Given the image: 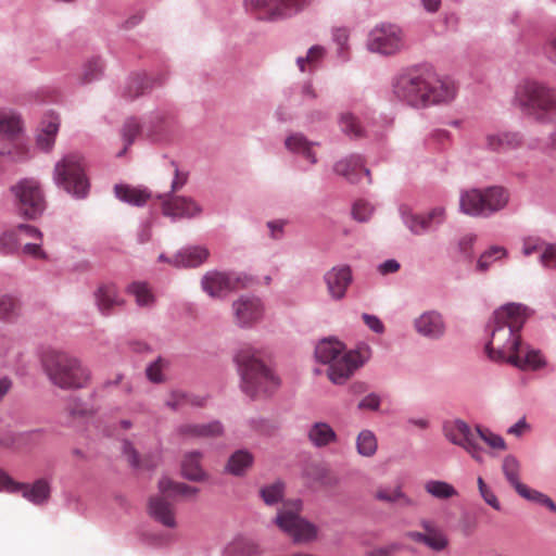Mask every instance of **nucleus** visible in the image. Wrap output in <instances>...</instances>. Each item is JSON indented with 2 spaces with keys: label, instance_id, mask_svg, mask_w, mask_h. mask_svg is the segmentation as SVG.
<instances>
[{
  "label": "nucleus",
  "instance_id": "nucleus-43",
  "mask_svg": "<svg viewBox=\"0 0 556 556\" xmlns=\"http://www.w3.org/2000/svg\"><path fill=\"white\" fill-rule=\"evenodd\" d=\"M286 484L278 479L273 483L266 484L260 489V496L267 506H274L283 501Z\"/></svg>",
  "mask_w": 556,
  "mask_h": 556
},
{
  "label": "nucleus",
  "instance_id": "nucleus-42",
  "mask_svg": "<svg viewBox=\"0 0 556 556\" xmlns=\"http://www.w3.org/2000/svg\"><path fill=\"white\" fill-rule=\"evenodd\" d=\"M168 129L169 121L160 112L153 113L146 125L147 136L151 141H161Z\"/></svg>",
  "mask_w": 556,
  "mask_h": 556
},
{
  "label": "nucleus",
  "instance_id": "nucleus-30",
  "mask_svg": "<svg viewBox=\"0 0 556 556\" xmlns=\"http://www.w3.org/2000/svg\"><path fill=\"white\" fill-rule=\"evenodd\" d=\"M374 498L399 509L416 505L415 501L403 492L401 485H381L375 491Z\"/></svg>",
  "mask_w": 556,
  "mask_h": 556
},
{
  "label": "nucleus",
  "instance_id": "nucleus-13",
  "mask_svg": "<svg viewBox=\"0 0 556 556\" xmlns=\"http://www.w3.org/2000/svg\"><path fill=\"white\" fill-rule=\"evenodd\" d=\"M397 211L402 223L413 236L434 232L446 219L443 206H435L426 214H417L407 204H400Z\"/></svg>",
  "mask_w": 556,
  "mask_h": 556
},
{
  "label": "nucleus",
  "instance_id": "nucleus-28",
  "mask_svg": "<svg viewBox=\"0 0 556 556\" xmlns=\"http://www.w3.org/2000/svg\"><path fill=\"white\" fill-rule=\"evenodd\" d=\"M168 495L152 496L149 501V515L157 522L167 528L177 526L173 505L166 500Z\"/></svg>",
  "mask_w": 556,
  "mask_h": 556
},
{
  "label": "nucleus",
  "instance_id": "nucleus-32",
  "mask_svg": "<svg viewBox=\"0 0 556 556\" xmlns=\"http://www.w3.org/2000/svg\"><path fill=\"white\" fill-rule=\"evenodd\" d=\"M23 486L20 489L22 496L34 505L46 504L51 495L50 481L46 478L35 480L33 484L18 482Z\"/></svg>",
  "mask_w": 556,
  "mask_h": 556
},
{
  "label": "nucleus",
  "instance_id": "nucleus-35",
  "mask_svg": "<svg viewBox=\"0 0 556 556\" xmlns=\"http://www.w3.org/2000/svg\"><path fill=\"white\" fill-rule=\"evenodd\" d=\"M59 127L60 119L54 114H49L42 119L36 137V144L41 151L48 152L53 148Z\"/></svg>",
  "mask_w": 556,
  "mask_h": 556
},
{
  "label": "nucleus",
  "instance_id": "nucleus-10",
  "mask_svg": "<svg viewBox=\"0 0 556 556\" xmlns=\"http://www.w3.org/2000/svg\"><path fill=\"white\" fill-rule=\"evenodd\" d=\"M18 216L25 219L39 218L47 206L40 184L34 178H24L10 188Z\"/></svg>",
  "mask_w": 556,
  "mask_h": 556
},
{
  "label": "nucleus",
  "instance_id": "nucleus-22",
  "mask_svg": "<svg viewBox=\"0 0 556 556\" xmlns=\"http://www.w3.org/2000/svg\"><path fill=\"white\" fill-rule=\"evenodd\" d=\"M333 172L344 177L351 184H358L364 174L368 184H371L370 170L364 166V160L359 154H351L333 164Z\"/></svg>",
  "mask_w": 556,
  "mask_h": 556
},
{
  "label": "nucleus",
  "instance_id": "nucleus-36",
  "mask_svg": "<svg viewBox=\"0 0 556 556\" xmlns=\"http://www.w3.org/2000/svg\"><path fill=\"white\" fill-rule=\"evenodd\" d=\"M202 453L200 451L187 452L181 462V475L184 478L194 482L204 481L207 477L201 466Z\"/></svg>",
  "mask_w": 556,
  "mask_h": 556
},
{
  "label": "nucleus",
  "instance_id": "nucleus-14",
  "mask_svg": "<svg viewBox=\"0 0 556 556\" xmlns=\"http://www.w3.org/2000/svg\"><path fill=\"white\" fill-rule=\"evenodd\" d=\"M367 48L370 52L393 55L406 48L405 33L395 24L377 25L368 35Z\"/></svg>",
  "mask_w": 556,
  "mask_h": 556
},
{
  "label": "nucleus",
  "instance_id": "nucleus-15",
  "mask_svg": "<svg viewBox=\"0 0 556 556\" xmlns=\"http://www.w3.org/2000/svg\"><path fill=\"white\" fill-rule=\"evenodd\" d=\"M502 471L508 483L515 489L517 494L530 502L545 506L551 511L556 513L555 502L546 494L529 488L520 481V463L514 455H506L502 463Z\"/></svg>",
  "mask_w": 556,
  "mask_h": 556
},
{
  "label": "nucleus",
  "instance_id": "nucleus-34",
  "mask_svg": "<svg viewBox=\"0 0 556 556\" xmlns=\"http://www.w3.org/2000/svg\"><path fill=\"white\" fill-rule=\"evenodd\" d=\"M317 144V142L309 141L302 132L291 134L285 140V146L288 151L301 155L313 165L318 161L313 151V147Z\"/></svg>",
  "mask_w": 556,
  "mask_h": 556
},
{
  "label": "nucleus",
  "instance_id": "nucleus-25",
  "mask_svg": "<svg viewBox=\"0 0 556 556\" xmlns=\"http://www.w3.org/2000/svg\"><path fill=\"white\" fill-rule=\"evenodd\" d=\"M442 430L452 444L463 448H473V433L465 420L457 418L444 421Z\"/></svg>",
  "mask_w": 556,
  "mask_h": 556
},
{
  "label": "nucleus",
  "instance_id": "nucleus-47",
  "mask_svg": "<svg viewBox=\"0 0 556 556\" xmlns=\"http://www.w3.org/2000/svg\"><path fill=\"white\" fill-rule=\"evenodd\" d=\"M341 130L350 138L357 139L365 136V129L352 113H344L339 119Z\"/></svg>",
  "mask_w": 556,
  "mask_h": 556
},
{
  "label": "nucleus",
  "instance_id": "nucleus-27",
  "mask_svg": "<svg viewBox=\"0 0 556 556\" xmlns=\"http://www.w3.org/2000/svg\"><path fill=\"white\" fill-rule=\"evenodd\" d=\"M210 257V251L204 245H187L174 254L176 268H195L204 264Z\"/></svg>",
  "mask_w": 556,
  "mask_h": 556
},
{
  "label": "nucleus",
  "instance_id": "nucleus-53",
  "mask_svg": "<svg viewBox=\"0 0 556 556\" xmlns=\"http://www.w3.org/2000/svg\"><path fill=\"white\" fill-rule=\"evenodd\" d=\"M141 129L142 126L135 117L127 118L121 130L124 143L131 146L135 142L137 136L140 134Z\"/></svg>",
  "mask_w": 556,
  "mask_h": 556
},
{
  "label": "nucleus",
  "instance_id": "nucleus-56",
  "mask_svg": "<svg viewBox=\"0 0 556 556\" xmlns=\"http://www.w3.org/2000/svg\"><path fill=\"white\" fill-rule=\"evenodd\" d=\"M374 213V207L366 201H357L352 207V216L359 223H366L370 219Z\"/></svg>",
  "mask_w": 556,
  "mask_h": 556
},
{
  "label": "nucleus",
  "instance_id": "nucleus-48",
  "mask_svg": "<svg viewBox=\"0 0 556 556\" xmlns=\"http://www.w3.org/2000/svg\"><path fill=\"white\" fill-rule=\"evenodd\" d=\"M377 439L372 431L363 430L356 440V448L359 455L365 457L372 456L377 451Z\"/></svg>",
  "mask_w": 556,
  "mask_h": 556
},
{
  "label": "nucleus",
  "instance_id": "nucleus-37",
  "mask_svg": "<svg viewBox=\"0 0 556 556\" xmlns=\"http://www.w3.org/2000/svg\"><path fill=\"white\" fill-rule=\"evenodd\" d=\"M114 192L118 200L135 206H143L151 198V193L147 189L128 185H115Z\"/></svg>",
  "mask_w": 556,
  "mask_h": 556
},
{
  "label": "nucleus",
  "instance_id": "nucleus-38",
  "mask_svg": "<svg viewBox=\"0 0 556 556\" xmlns=\"http://www.w3.org/2000/svg\"><path fill=\"white\" fill-rule=\"evenodd\" d=\"M307 437L315 447H325L337 441V433L327 422H315L308 430Z\"/></svg>",
  "mask_w": 556,
  "mask_h": 556
},
{
  "label": "nucleus",
  "instance_id": "nucleus-24",
  "mask_svg": "<svg viewBox=\"0 0 556 556\" xmlns=\"http://www.w3.org/2000/svg\"><path fill=\"white\" fill-rule=\"evenodd\" d=\"M224 431L219 420L206 424H182L176 428V433L184 439H214L222 437Z\"/></svg>",
  "mask_w": 556,
  "mask_h": 556
},
{
  "label": "nucleus",
  "instance_id": "nucleus-49",
  "mask_svg": "<svg viewBox=\"0 0 556 556\" xmlns=\"http://www.w3.org/2000/svg\"><path fill=\"white\" fill-rule=\"evenodd\" d=\"M425 490L435 498L444 500L457 494L455 488L441 480H430L425 484Z\"/></svg>",
  "mask_w": 556,
  "mask_h": 556
},
{
  "label": "nucleus",
  "instance_id": "nucleus-1",
  "mask_svg": "<svg viewBox=\"0 0 556 556\" xmlns=\"http://www.w3.org/2000/svg\"><path fill=\"white\" fill-rule=\"evenodd\" d=\"M531 311L521 303H507L495 309L490 317L485 332L488 341L484 351L490 361L509 364L522 345L521 330Z\"/></svg>",
  "mask_w": 556,
  "mask_h": 556
},
{
  "label": "nucleus",
  "instance_id": "nucleus-46",
  "mask_svg": "<svg viewBox=\"0 0 556 556\" xmlns=\"http://www.w3.org/2000/svg\"><path fill=\"white\" fill-rule=\"evenodd\" d=\"M104 70V64L99 56H93L83 65V73L79 78L80 84H90L98 80Z\"/></svg>",
  "mask_w": 556,
  "mask_h": 556
},
{
  "label": "nucleus",
  "instance_id": "nucleus-57",
  "mask_svg": "<svg viewBox=\"0 0 556 556\" xmlns=\"http://www.w3.org/2000/svg\"><path fill=\"white\" fill-rule=\"evenodd\" d=\"M22 486L7 471L0 469V492L15 494L20 493Z\"/></svg>",
  "mask_w": 556,
  "mask_h": 556
},
{
  "label": "nucleus",
  "instance_id": "nucleus-61",
  "mask_svg": "<svg viewBox=\"0 0 556 556\" xmlns=\"http://www.w3.org/2000/svg\"><path fill=\"white\" fill-rule=\"evenodd\" d=\"M289 91L299 93L303 101L315 100L317 98V93L311 81L294 85L289 88Z\"/></svg>",
  "mask_w": 556,
  "mask_h": 556
},
{
  "label": "nucleus",
  "instance_id": "nucleus-33",
  "mask_svg": "<svg viewBox=\"0 0 556 556\" xmlns=\"http://www.w3.org/2000/svg\"><path fill=\"white\" fill-rule=\"evenodd\" d=\"M254 464L253 454L247 448H239L230 454L224 472L233 477H243Z\"/></svg>",
  "mask_w": 556,
  "mask_h": 556
},
{
  "label": "nucleus",
  "instance_id": "nucleus-52",
  "mask_svg": "<svg viewBox=\"0 0 556 556\" xmlns=\"http://www.w3.org/2000/svg\"><path fill=\"white\" fill-rule=\"evenodd\" d=\"M476 432L490 447L501 451H505L507 448L506 442L502 435L493 432L489 428L477 425Z\"/></svg>",
  "mask_w": 556,
  "mask_h": 556
},
{
  "label": "nucleus",
  "instance_id": "nucleus-50",
  "mask_svg": "<svg viewBox=\"0 0 556 556\" xmlns=\"http://www.w3.org/2000/svg\"><path fill=\"white\" fill-rule=\"evenodd\" d=\"M18 301L9 294H0V320L12 321L18 316Z\"/></svg>",
  "mask_w": 556,
  "mask_h": 556
},
{
  "label": "nucleus",
  "instance_id": "nucleus-21",
  "mask_svg": "<svg viewBox=\"0 0 556 556\" xmlns=\"http://www.w3.org/2000/svg\"><path fill=\"white\" fill-rule=\"evenodd\" d=\"M165 80L166 76L164 74L150 77L146 73H134L128 76L123 87L122 96L125 99L134 100L154 87L162 86Z\"/></svg>",
  "mask_w": 556,
  "mask_h": 556
},
{
  "label": "nucleus",
  "instance_id": "nucleus-23",
  "mask_svg": "<svg viewBox=\"0 0 556 556\" xmlns=\"http://www.w3.org/2000/svg\"><path fill=\"white\" fill-rule=\"evenodd\" d=\"M523 143V136L519 131L501 130L485 135L484 148L489 151L503 153L520 148Z\"/></svg>",
  "mask_w": 556,
  "mask_h": 556
},
{
  "label": "nucleus",
  "instance_id": "nucleus-7",
  "mask_svg": "<svg viewBox=\"0 0 556 556\" xmlns=\"http://www.w3.org/2000/svg\"><path fill=\"white\" fill-rule=\"evenodd\" d=\"M42 366L51 383L63 390L83 389L91 378L90 370L77 357L63 351L46 352Z\"/></svg>",
  "mask_w": 556,
  "mask_h": 556
},
{
  "label": "nucleus",
  "instance_id": "nucleus-18",
  "mask_svg": "<svg viewBox=\"0 0 556 556\" xmlns=\"http://www.w3.org/2000/svg\"><path fill=\"white\" fill-rule=\"evenodd\" d=\"M162 200V211L173 220L178 218H193L202 213V206L190 197L175 194H160Z\"/></svg>",
  "mask_w": 556,
  "mask_h": 556
},
{
  "label": "nucleus",
  "instance_id": "nucleus-55",
  "mask_svg": "<svg viewBox=\"0 0 556 556\" xmlns=\"http://www.w3.org/2000/svg\"><path fill=\"white\" fill-rule=\"evenodd\" d=\"M426 536L427 538L425 540V545L434 552L443 551L448 544L447 538L440 530H437L431 533H426Z\"/></svg>",
  "mask_w": 556,
  "mask_h": 556
},
{
  "label": "nucleus",
  "instance_id": "nucleus-8",
  "mask_svg": "<svg viewBox=\"0 0 556 556\" xmlns=\"http://www.w3.org/2000/svg\"><path fill=\"white\" fill-rule=\"evenodd\" d=\"M54 184L75 199H85L90 189L86 164L79 154L71 153L56 162L53 170Z\"/></svg>",
  "mask_w": 556,
  "mask_h": 556
},
{
  "label": "nucleus",
  "instance_id": "nucleus-12",
  "mask_svg": "<svg viewBox=\"0 0 556 556\" xmlns=\"http://www.w3.org/2000/svg\"><path fill=\"white\" fill-rule=\"evenodd\" d=\"M21 119L13 113L0 111V135L8 139L9 146L0 150V164L17 163L28 159V149L20 141Z\"/></svg>",
  "mask_w": 556,
  "mask_h": 556
},
{
  "label": "nucleus",
  "instance_id": "nucleus-19",
  "mask_svg": "<svg viewBox=\"0 0 556 556\" xmlns=\"http://www.w3.org/2000/svg\"><path fill=\"white\" fill-rule=\"evenodd\" d=\"M414 329L422 338L438 341L446 333V323L443 315L437 309L421 313L414 319Z\"/></svg>",
  "mask_w": 556,
  "mask_h": 556
},
{
  "label": "nucleus",
  "instance_id": "nucleus-3",
  "mask_svg": "<svg viewBox=\"0 0 556 556\" xmlns=\"http://www.w3.org/2000/svg\"><path fill=\"white\" fill-rule=\"evenodd\" d=\"M392 90L401 102L415 109L446 103L456 96L453 81L438 78L430 68L424 66L399 73L392 81Z\"/></svg>",
  "mask_w": 556,
  "mask_h": 556
},
{
  "label": "nucleus",
  "instance_id": "nucleus-39",
  "mask_svg": "<svg viewBox=\"0 0 556 556\" xmlns=\"http://www.w3.org/2000/svg\"><path fill=\"white\" fill-rule=\"evenodd\" d=\"M260 554L258 545L244 538L235 539L223 551V556H258Z\"/></svg>",
  "mask_w": 556,
  "mask_h": 556
},
{
  "label": "nucleus",
  "instance_id": "nucleus-9",
  "mask_svg": "<svg viewBox=\"0 0 556 556\" xmlns=\"http://www.w3.org/2000/svg\"><path fill=\"white\" fill-rule=\"evenodd\" d=\"M508 192L497 186L464 191L459 198L460 211L472 217H490L506 207Z\"/></svg>",
  "mask_w": 556,
  "mask_h": 556
},
{
  "label": "nucleus",
  "instance_id": "nucleus-6",
  "mask_svg": "<svg viewBox=\"0 0 556 556\" xmlns=\"http://www.w3.org/2000/svg\"><path fill=\"white\" fill-rule=\"evenodd\" d=\"M233 359L240 376V389L251 400L270 396L279 389L280 378L249 350L239 351Z\"/></svg>",
  "mask_w": 556,
  "mask_h": 556
},
{
  "label": "nucleus",
  "instance_id": "nucleus-20",
  "mask_svg": "<svg viewBox=\"0 0 556 556\" xmlns=\"http://www.w3.org/2000/svg\"><path fill=\"white\" fill-rule=\"evenodd\" d=\"M329 296L334 301L345 298L349 286L353 281L352 269L349 265L334 266L324 275Z\"/></svg>",
  "mask_w": 556,
  "mask_h": 556
},
{
  "label": "nucleus",
  "instance_id": "nucleus-26",
  "mask_svg": "<svg viewBox=\"0 0 556 556\" xmlns=\"http://www.w3.org/2000/svg\"><path fill=\"white\" fill-rule=\"evenodd\" d=\"M513 358L509 365L521 370H540L547 365L541 350L523 343Z\"/></svg>",
  "mask_w": 556,
  "mask_h": 556
},
{
  "label": "nucleus",
  "instance_id": "nucleus-16",
  "mask_svg": "<svg viewBox=\"0 0 556 556\" xmlns=\"http://www.w3.org/2000/svg\"><path fill=\"white\" fill-rule=\"evenodd\" d=\"M248 9L260 11L258 20L276 22L300 12L308 0H244Z\"/></svg>",
  "mask_w": 556,
  "mask_h": 556
},
{
  "label": "nucleus",
  "instance_id": "nucleus-40",
  "mask_svg": "<svg viewBox=\"0 0 556 556\" xmlns=\"http://www.w3.org/2000/svg\"><path fill=\"white\" fill-rule=\"evenodd\" d=\"M508 251L502 245H491L484 252L480 254L476 264V271L486 273L491 266L505 257H507Z\"/></svg>",
  "mask_w": 556,
  "mask_h": 556
},
{
  "label": "nucleus",
  "instance_id": "nucleus-17",
  "mask_svg": "<svg viewBox=\"0 0 556 556\" xmlns=\"http://www.w3.org/2000/svg\"><path fill=\"white\" fill-rule=\"evenodd\" d=\"M264 313V303L256 295L243 294L232 302L233 320L240 328H251L263 319Z\"/></svg>",
  "mask_w": 556,
  "mask_h": 556
},
{
  "label": "nucleus",
  "instance_id": "nucleus-54",
  "mask_svg": "<svg viewBox=\"0 0 556 556\" xmlns=\"http://www.w3.org/2000/svg\"><path fill=\"white\" fill-rule=\"evenodd\" d=\"M332 39L338 46L337 55L342 62H346L349 60L348 54V41L349 34L345 28H336L332 31Z\"/></svg>",
  "mask_w": 556,
  "mask_h": 556
},
{
  "label": "nucleus",
  "instance_id": "nucleus-45",
  "mask_svg": "<svg viewBox=\"0 0 556 556\" xmlns=\"http://www.w3.org/2000/svg\"><path fill=\"white\" fill-rule=\"evenodd\" d=\"M160 493L164 495L181 494L185 496L195 495L199 489L188 485L184 482H174L168 478H163L159 481Z\"/></svg>",
  "mask_w": 556,
  "mask_h": 556
},
{
  "label": "nucleus",
  "instance_id": "nucleus-4",
  "mask_svg": "<svg viewBox=\"0 0 556 556\" xmlns=\"http://www.w3.org/2000/svg\"><path fill=\"white\" fill-rule=\"evenodd\" d=\"M513 105L541 124L556 122V87L545 81L526 78L515 88Z\"/></svg>",
  "mask_w": 556,
  "mask_h": 556
},
{
  "label": "nucleus",
  "instance_id": "nucleus-5",
  "mask_svg": "<svg viewBox=\"0 0 556 556\" xmlns=\"http://www.w3.org/2000/svg\"><path fill=\"white\" fill-rule=\"evenodd\" d=\"M316 361L328 365L327 375L334 384L345 383L369 358V349L345 351L336 338H323L315 346Z\"/></svg>",
  "mask_w": 556,
  "mask_h": 556
},
{
  "label": "nucleus",
  "instance_id": "nucleus-51",
  "mask_svg": "<svg viewBox=\"0 0 556 556\" xmlns=\"http://www.w3.org/2000/svg\"><path fill=\"white\" fill-rule=\"evenodd\" d=\"M169 367V361L159 356L155 361L151 362L146 368L147 378L153 383H162L165 378L163 370Z\"/></svg>",
  "mask_w": 556,
  "mask_h": 556
},
{
  "label": "nucleus",
  "instance_id": "nucleus-58",
  "mask_svg": "<svg viewBox=\"0 0 556 556\" xmlns=\"http://www.w3.org/2000/svg\"><path fill=\"white\" fill-rule=\"evenodd\" d=\"M170 165L174 169V178L170 184V191L167 194H174V192L180 190L188 181V173L180 172L175 161H170Z\"/></svg>",
  "mask_w": 556,
  "mask_h": 556
},
{
  "label": "nucleus",
  "instance_id": "nucleus-11",
  "mask_svg": "<svg viewBox=\"0 0 556 556\" xmlns=\"http://www.w3.org/2000/svg\"><path fill=\"white\" fill-rule=\"evenodd\" d=\"M301 509V500L283 502L282 509L277 513L274 520L279 529L291 536L295 542L308 541L316 535L315 526L299 515Z\"/></svg>",
  "mask_w": 556,
  "mask_h": 556
},
{
  "label": "nucleus",
  "instance_id": "nucleus-41",
  "mask_svg": "<svg viewBox=\"0 0 556 556\" xmlns=\"http://www.w3.org/2000/svg\"><path fill=\"white\" fill-rule=\"evenodd\" d=\"M127 292L134 295L140 307H152L155 303V296L147 282L134 281L127 287Z\"/></svg>",
  "mask_w": 556,
  "mask_h": 556
},
{
  "label": "nucleus",
  "instance_id": "nucleus-59",
  "mask_svg": "<svg viewBox=\"0 0 556 556\" xmlns=\"http://www.w3.org/2000/svg\"><path fill=\"white\" fill-rule=\"evenodd\" d=\"M477 240V236L473 233H466L458 240V251L468 261L472 258V247Z\"/></svg>",
  "mask_w": 556,
  "mask_h": 556
},
{
  "label": "nucleus",
  "instance_id": "nucleus-64",
  "mask_svg": "<svg viewBox=\"0 0 556 556\" xmlns=\"http://www.w3.org/2000/svg\"><path fill=\"white\" fill-rule=\"evenodd\" d=\"M546 245L540 238L536 237H528L523 239L522 242V253L526 256H529L535 252H541Z\"/></svg>",
  "mask_w": 556,
  "mask_h": 556
},
{
  "label": "nucleus",
  "instance_id": "nucleus-60",
  "mask_svg": "<svg viewBox=\"0 0 556 556\" xmlns=\"http://www.w3.org/2000/svg\"><path fill=\"white\" fill-rule=\"evenodd\" d=\"M540 263L545 268L556 267V243H548L540 254Z\"/></svg>",
  "mask_w": 556,
  "mask_h": 556
},
{
  "label": "nucleus",
  "instance_id": "nucleus-2",
  "mask_svg": "<svg viewBox=\"0 0 556 556\" xmlns=\"http://www.w3.org/2000/svg\"><path fill=\"white\" fill-rule=\"evenodd\" d=\"M531 311L521 303H507L495 309L490 317L485 332L488 341L484 351L490 361L509 364L522 345L521 330Z\"/></svg>",
  "mask_w": 556,
  "mask_h": 556
},
{
  "label": "nucleus",
  "instance_id": "nucleus-63",
  "mask_svg": "<svg viewBox=\"0 0 556 556\" xmlns=\"http://www.w3.org/2000/svg\"><path fill=\"white\" fill-rule=\"evenodd\" d=\"M122 452L132 468H139V466H140L139 453L137 452V450L135 448V446L132 445V443L129 440H127V439L123 440Z\"/></svg>",
  "mask_w": 556,
  "mask_h": 556
},
{
  "label": "nucleus",
  "instance_id": "nucleus-31",
  "mask_svg": "<svg viewBox=\"0 0 556 556\" xmlns=\"http://www.w3.org/2000/svg\"><path fill=\"white\" fill-rule=\"evenodd\" d=\"M94 301L102 315H110L112 309L124 304L116 287L112 283L101 285L94 291Z\"/></svg>",
  "mask_w": 556,
  "mask_h": 556
},
{
  "label": "nucleus",
  "instance_id": "nucleus-44",
  "mask_svg": "<svg viewBox=\"0 0 556 556\" xmlns=\"http://www.w3.org/2000/svg\"><path fill=\"white\" fill-rule=\"evenodd\" d=\"M21 249V239L17 229L10 228L0 233V254L3 256L16 255Z\"/></svg>",
  "mask_w": 556,
  "mask_h": 556
},
{
  "label": "nucleus",
  "instance_id": "nucleus-62",
  "mask_svg": "<svg viewBox=\"0 0 556 556\" xmlns=\"http://www.w3.org/2000/svg\"><path fill=\"white\" fill-rule=\"evenodd\" d=\"M229 280H230V287L231 291L241 289V288H248L251 286L254 281V279L244 274V273H233L229 271Z\"/></svg>",
  "mask_w": 556,
  "mask_h": 556
},
{
  "label": "nucleus",
  "instance_id": "nucleus-29",
  "mask_svg": "<svg viewBox=\"0 0 556 556\" xmlns=\"http://www.w3.org/2000/svg\"><path fill=\"white\" fill-rule=\"evenodd\" d=\"M201 287L211 298H222L231 292L229 271L208 270L201 278Z\"/></svg>",
  "mask_w": 556,
  "mask_h": 556
}]
</instances>
